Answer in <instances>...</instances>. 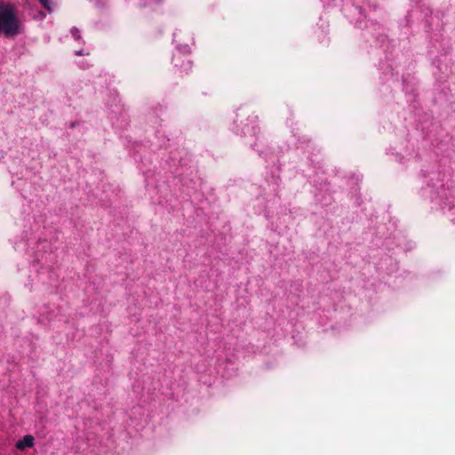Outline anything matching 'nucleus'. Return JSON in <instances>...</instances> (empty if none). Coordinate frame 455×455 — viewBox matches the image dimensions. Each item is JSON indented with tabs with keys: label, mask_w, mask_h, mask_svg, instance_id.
<instances>
[{
	"label": "nucleus",
	"mask_w": 455,
	"mask_h": 455,
	"mask_svg": "<svg viewBox=\"0 0 455 455\" xmlns=\"http://www.w3.org/2000/svg\"><path fill=\"white\" fill-rule=\"evenodd\" d=\"M40 3L44 5L45 9L48 11H52V4L50 0H39Z\"/></svg>",
	"instance_id": "nucleus-3"
},
{
	"label": "nucleus",
	"mask_w": 455,
	"mask_h": 455,
	"mask_svg": "<svg viewBox=\"0 0 455 455\" xmlns=\"http://www.w3.org/2000/svg\"><path fill=\"white\" fill-rule=\"evenodd\" d=\"M0 31L6 36L17 35L20 31V26L17 20L13 10L9 5H0Z\"/></svg>",
	"instance_id": "nucleus-1"
},
{
	"label": "nucleus",
	"mask_w": 455,
	"mask_h": 455,
	"mask_svg": "<svg viewBox=\"0 0 455 455\" xmlns=\"http://www.w3.org/2000/svg\"><path fill=\"white\" fill-rule=\"evenodd\" d=\"M34 445V437L30 435H25L22 439L19 440L16 443V447L19 450H24L30 448Z\"/></svg>",
	"instance_id": "nucleus-2"
}]
</instances>
